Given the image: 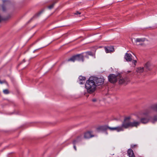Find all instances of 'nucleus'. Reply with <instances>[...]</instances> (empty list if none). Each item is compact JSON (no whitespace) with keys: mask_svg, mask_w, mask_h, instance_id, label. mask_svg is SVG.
<instances>
[{"mask_svg":"<svg viewBox=\"0 0 157 157\" xmlns=\"http://www.w3.org/2000/svg\"><path fill=\"white\" fill-rule=\"evenodd\" d=\"M150 109L157 113V102L152 105L150 107ZM150 112L146 111L143 114L145 116L142 117L140 119V122L143 124H146L150 121L153 123L157 121V114L154 115L153 117L148 115Z\"/></svg>","mask_w":157,"mask_h":157,"instance_id":"1","label":"nucleus"},{"mask_svg":"<svg viewBox=\"0 0 157 157\" xmlns=\"http://www.w3.org/2000/svg\"><path fill=\"white\" fill-rule=\"evenodd\" d=\"M85 86L87 92L89 93H92L95 91L96 85L92 77H90L86 81L85 84Z\"/></svg>","mask_w":157,"mask_h":157,"instance_id":"2","label":"nucleus"},{"mask_svg":"<svg viewBox=\"0 0 157 157\" xmlns=\"http://www.w3.org/2000/svg\"><path fill=\"white\" fill-rule=\"evenodd\" d=\"M140 124V122L136 121H133V122H131L130 117H128L125 118L121 126L123 128H127L129 127H137Z\"/></svg>","mask_w":157,"mask_h":157,"instance_id":"3","label":"nucleus"},{"mask_svg":"<svg viewBox=\"0 0 157 157\" xmlns=\"http://www.w3.org/2000/svg\"><path fill=\"white\" fill-rule=\"evenodd\" d=\"M83 55L82 54H80L72 56L67 60V61H71L74 62L75 61H82L83 62Z\"/></svg>","mask_w":157,"mask_h":157,"instance_id":"4","label":"nucleus"},{"mask_svg":"<svg viewBox=\"0 0 157 157\" xmlns=\"http://www.w3.org/2000/svg\"><path fill=\"white\" fill-rule=\"evenodd\" d=\"M151 69V64L150 63L148 62L146 63L144 66V67H139L137 68L136 71L138 73H142L143 72L144 70L145 71H147L150 70Z\"/></svg>","mask_w":157,"mask_h":157,"instance_id":"5","label":"nucleus"},{"mask_svg":"<svg viewBox=\"0 0 157 157\" xmlns=\"http://www.w3.org/2000/svg\"><path fill=\"white\" fill-rule=\"evenodd\" d=\"M94 136L93 132L91 131H87L84 133L83 137L85 139H89Z\"/></svg>","mask_w":157,"mask_h":157,"instance_id":"6","label":"nucleus"},{"mask_svg":"<svg viewBox=\"0 0 157 157\" xmlns=\"http://www.w3.org/2000/svg\"><path fill=\"white\" fill-rule=\"evenodd\" d=\"M94 78V80L96 85V86L102 85L104 82V80L102 78H98L96 77H92Z\"/></svg>","mask_w":157,"mask_h":157,"instance_id":"7","label":"nucleus"},{"mask_svg":"<svg viewBox=\"0 0 157 157\" xmlns=\"http://www.w3.org/2000/svg\"><path fill=\"white\" fill-rule=\"evenodd\" d=\"M108 78L109 81L112 83H115L117 81V76L113 74L109 75Z\"/></svg>","mask_w":157,"mask_h":157,"instance_id":"8","label":"nucleus"},{"mask_svg":"<svg viewBox=\"0 0 157 157\" xmlns=\"http://www.w3.org/2000/svg\"><path fill=\"white\" fill-rule=\"evenodd\" d=\"M83 136L82 135H80L76 137V138L73 140V144H76L79 142L81 141L83 139Z\"/></svg>","mask_w":157,"mask_h":157,"instance_id":"9","label":"nucleus"},{"mask_svg":"<svg viewBox=\"0 0 157 157\" xmlns=\"http://www.w3.org/2000/svg\"><path fill=\"white\" fill-rule=\"evenodd\" d=\"M145 38H138L136 39L135 42L137 45H142V43L144 42L145 41Z\"/></svg>","mask_w":157,"mask_h":157,"instance_id":"10","label":"nucleus"},{"mask_svg":"<svg viewBox=\"0 0 157 157\" xmlns=\"http://www.w3.org/2000/svg\"><path fill=\"white\" fill-rule=\"evenodd\" d=\"M124 58L127 61H131L132 60V56L131 54L126 53L125 54Z\"/></svg>","mask_w":157,"mask_h":157,"instance_id":"11","label":"nucleus"},{"mask_svg":"<svg viewBox=\"0 0 157 157\" xmlns=\"http://www.w3.org/2000/svg\"><path fill=\"white\" fill-rule=\"evenodd\" d=\"M109 129L111 131L116 130L118 132L123 131L124 130L121 126H120L114 128H111L109 127Z\"/></svg>","mask_w":157,"mask_h":157,"instance_id":"12","label":"nucleus"},{"mask_svg":"<svg viewBox=\"0 0 157 157\" xmlns=\"http://www.w3.org/2000/svg\"><path fill=\"white\" fill-rule=\"evenodd\" d=\"M105 50L106 53H110L114 51V48L113 46L105 47Z\"/></svg>","mask_w":157,"mask_h":157,"instance_id":"13","label":"nucleus"},{"mask_svg":"<svg viewBox=\"0 0 157 157\" xmlns=\"http://www.w3.org/2000/svg\"><path fill=\"white\" fill-rule=\"evenodd\" d=\"M108 129H109V127L107 125H104L98 127L97 130L98 131H105Z\"/></svg>","mask_w":157,"mask_h":157,"instance_id":"14","label":"nucleus"},{"mask_svg":"<svg viewBox=\"0 0 157 157\" xmlns=\"http://www.w3.org/2000/svg\"><path fill=\"white\" fill-rule=\"evenodd\" d=\"M127 153L129 157H135L133 151L131 149H129L128 150Z\"/></svg>","mask_w":157,"mask_h":157,"instance_id":"15","label":"nucleus"},{"mask_svg":"<svg viewBox=\"0 0 157 157\" xmlns=\"http://www.w3.org/2000/svg\"><path fill=\"white\" fill-rule=\"evenodd\" d=\"M79 79L80 81V82L79 83L80 84H83L84 83V82H83V81H85L86 78L85 77L82 76H80L79 77Z\"/></svg>","mask_w":157,"mask_h":157,"instance_id":"16","label":"nucleus"},{"mask_svg":"<svg viewBox=\"0 0 157 157\" xmlns=\"http://www.w3.org/2000/svg\"><path fill=\"white\" fill-rule=\"evenodd\" d=\"M126 78H122L119 80V84H122L123 83H124L126 82Z\"/></svg>","mask_w":157,"mask_h":157,"instance_id":"17","label":"nucleus"},{"mask_svg":"<svg viewBox=\"0 0 157 157\" xmlns=\"http://www.w3.org/2000/svg\"><path fill=\"white\" fill-rule=\"evenodd\" d=\"M82 54L83 56V59H84V58L85 57L86 58H89L88 55L87 54V53L86 52H84V53H82Z\"/></svg>","mask_w":157,"mask_h":157,"instance_id":"18","label":"nucleus"},{"mask_svg":"<svg viewBox=\"0 0 157 157\" xmlns=\"http://www.w3.org/2000/svg\"><path fill=\"white\" fill-rule=\"evenodd\" d=\"M56 2H54L52 4V5L49 6H48V8L49 9H52L55 4Z\"/></svg>","mask_w":157,"mask_h":157,"instance_id":"19","label":"nucleus"},{"mask_svg":"<svg viewBox=\"0 0 157 157\" xmlns=\"http://www.w3.org/2000/svg\"><path fill=\"white\" fill-rule=\"evenodd\" d=\"M3 92L4 94H8L10 93L9 90L8 89H5L3 90Z\"/></svg>","mask_w":157,"mask_h":157,"instance_id":"20","label":"nucleus"},{"mask_svg":"<svg viewBox=\"0 0 157 157\" xmlns=\"http://www.w3.org/2000/svg\"><path fill=\"white\" fill-rule=\"evenodd\" d=\"M8 18L3 17L0 16V22L2 21H5Z\"/></svg>","mask_w":157,"mask_h":157,"instance_id":"21","label":"nucleus"},{"mask_svg":"<svg viewBox=\"0 0 157 157\" xmlns=\"http://www.w3.org/2000/svg\"><path fill=\"white\" fill-rule=\"evenodd\" d=\"M2 8L3 11H5L6 10V7L4 4H3L2 5Z\"/></svg>","mask_w":157,"mask_h":157,"instance_id":"22","label":"nucleus"},{"mask_svg":"<svg viewBox=\"0 0 157 157\" xmlns=\"http://www.w3.org/2000/svg\"><path fill=\"white\" fill-rule=\"evenodd\" d=\"M41 13V12H40L39 13H37L36 14H35L33 18H31V19H30V21L32 20L33 18L36 17L40 15V14Z\"/></svg>","mask_w":157,"mask_h":157,"instance_id":"23","label":"nucleus"},{"mask_svg":"<svg viewBox=\"0 0 157 157\" xmlns=\"http://www.w3.org/2000/svg\"><path fill=\"white\" fill-rule=\"evenodd\" d=\"M92 101L94 102H97V103H99V101L96 98H93L92 99Z\"/></svg>","mask_w":157,"mask_h":157,"instance_id":"24","label":"nucleus"},{"mask_svg":"<svg viewBox=\"0 0 157 157\" xmlns=\"http://www.w3.org/2000/svg\"><path fill=\"white\" fill-rule=\"evenodd\" d=\"M131 147L132 148H134L137 147V145H136V144H135V145L132 144V145H131Z\"/></svg>","mask_w":157,"mask_h":157,"instance_id":"25","label":"nucleus"},{"mask_svg":"<svg viewBox=\"0 0 157 157\" xmlns=\"http://www.w3.org/2000/svg\"><path fill=\"white\" fill-rule=\"evenodd\" d=\"M87 53V54L91 56H93V54H92V53L91 52H86Z\"/></svg>","mask_w":157,"mask_h":157,"instance_id":"26","label":"nucleus"},{"mask_svg":"<svg viewBox=\"0 0 157 157\" xmlns=\"http://www.w3.org/2000/svg\"><path fill=\"white\" fill-rule=\"evenodd\" d=\"M6 82L5 80H3L2 81H1L0 80V83L1 84L3 83Z\"/></svg>","mask_w":157,"mask_h":157,"instance_id":"27","label":"nucleus"},{"mask_svg":"<svg viewBox=\"0 0 157 157\" xmlns=\"http://www.w3.org/2000/svg\"><path fill=\"white\" fill-rule=\"evenodd\" d=\"M75 14L76 15L80 14L81 13L78 11H77Z\"/></svg>","mask_w":157,"mask_h":157,"instance_id":"28","label":"nucleus"},{"mask_svg":"<svg viewBox=\"0 0 157 157\" xmlns=\"http://www.w3.org/2000/svg\"><path fill=\"white\" fill-rule=\"evenodd\" d=\"M136 63V60H134L132 61V63H134V64L135 65Z\"/></svg>","mask_w":157,"mask_h":157,"instance_id":"29","label":"nucleus"},{"mask_svg":"<svg viewBox=\"0 0 157 157\" xmlns=\"http://www.w3.org/2000/svg\"><path fill=\"white\" fill-rule=\"evenodd\" d=\"M76 144H74V148L75 150V151H76L77 150V149H76V147L75 146V145Z\"/></svg>","mask_w":157,"mask_h":157,"instance_id":"30","label":"nucleus"},{"mask_svg":"<svg viewBox=\"0 0 157 157\" xmlns=\"http://www.w3.org/2000/svg\"><path fill=\"white\" fill-rule=\"evenodd\" d=\"M22 62H25V59H24L22 61Z\"/></svg>","mask_w":157,"mask_h":157,"instance_id":"31","label":"nucleus"},{"mask_svg":"<svg viewBox=\"0 0 157 157\" xmlns=\"http://www.w3.org/2000/svg\"><path fill=\"white\" fill-rule=\"evenodd\" d=\"M106 134H108V133H107V132H106Z\"/></svg>","mask_w":157,"mask_h":157,"instance_id":"32","label":"nucleus"}]
</instances>
